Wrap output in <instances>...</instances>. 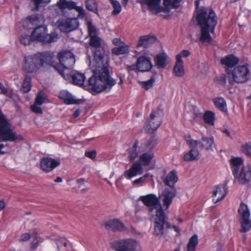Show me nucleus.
<instances>
[{
  "mask_svg": "<svg viewBox=\"0 0 251 251\" xmlns=\"http://www.w3.org/2000/svg\"><path fill=\"white\" fill-rule=\"evenodd\" d=\"M198 25L201 28L199 36L196 39L192 38L190 35V38L192 42H197L210 43L212 38L210 35V32L213 33L217 24V18L213 9L208 10L205 8H201L198 12L196 18Z\"/></svg>",
  "mask_w": 251,
  "mask_h": 251,
  "instance_id": "1",
  "label": "nucleus"
},
{
  "mask_svg": "<svg viewBox=\"0 0 251 251\" xmlns=\"http://www.w3.org/2000/svg\"><path fill=\"white\" fill-rule=\"evenodd\" d=\"M242 151L245 154L251 156V143L242 146Z\"/></svg>",
  "mask_w": 251,
  "mask_h": 251,
  "instance_id": "53",
  "label": "nucleus"
},
{
  "mask_svg": "<svg viewBox=\"0 0 251 251\" xmlns=\"http://www.w3.org/2000/svg\"><path fill=\"white\" fill-rule=\"evenodd\" d=\"M239 59L233 55H227L221 59V63L227 67L231 68L235 66L239 62Z\"/></svg>",
  "mask_w": 251,
  "mask_h": 251,
  "instance_id": "29",
  "label": "nucleus"
},
{
  "mask_svg": "<svg viewBox=\"0 0 251 251\" xmlns=\"http://www.w3.org/2000/svg\"><path fill=\"white\" fill-rule=\"evenodd\" d=\"M185 138L187 144L191 149L197 148L198 144H200V142L193 139L190 135L185 137Z\"/></svg>",
  "mask_w": 251,
  "mask_h": 251,
  "instance_id": "48",
  "label": "nucleus"
},
{
  "mask_svg": "<svg viewBox=\"0 0 251 251\" xmlns=\"http://www.w3.org/2000/svg\"><path fill=\"white\" fill-rule=\"evenodd\" d=\"M190 54V52L187 50H183L181 52L176 56V59L178 61H182L181 58L182 57H187Z\"/></svg>",
  "mask_w": 251,
  "mask_h": 251,
  "instance_id": "52",
  "label": "nucleus"
},
{
  "mask_svg": "<svg viewBox=\"0 0 251 251\" xmlns=\"http://www.w3.org/2000/svg\"><path fill=\"white\" fill-rule=\"evenodd\" d=\"M58 97L67 104H78L83 101L81 99H76L71 93L64 90L60 93Z\"/></svg>",
  "mask_w": 251,
  "mask_h": 251,
  "instance_id": "22",
  "label": "nucleus"
},
{
  "mask_svg": "<svg viewBox=\"0 0 251 251\" xmlns=\"http://www.w3.org/2000/svg\"><path fill=\"white\" fill-rule=\"evenodd\" d=\"M38 245L39 242L37 240V239H36V240H33V241L31 243V249L32 250L36 249L38 246Z\"/></svg>",
  "mask_w": 251,
  "mask_h": 251,
  "instance_id": "60",
  "label": "nucleus"
},
{
  "mask_svg": "<svg viewBox=\"0 0 251 251\" xmlns=\"http://www.w3.org/2000/svg\"><path fill=\"white\" fill-rule=\"evenodd\" d=\"M85 6L86 8L91 12L99 15L98 12V3L96 0H86Z\"/></svg>",
  "mask_w": 251,
  "mask_h": 251,
  "instance_id": "38",
  "label": "nucleus"
},
{
  "mask_svg": "<svg viewBox=\"0 0 251 251\" xmlns=\"http://www.w3.org/2000/svg\"><path fill=\"white\" fill-rule=\"evenodd\" d=\"M136 66L138 71L147 72L151 69L152 65L150 58L141 56L137 58Z\"/></svg>",
  "mask_w": 251,
  "mask_h": 251,
  "instance_id": "17",
  "label": "nucleus"
},
{
  "mask_svg": "<svg viewBox=\"0 0 251 251\" xmlns=\"http://www.w3.org/2000/svg\"><path fill=\"white\" fill-rule=\"evenodd\" d=\"M226 76L225 75H223L217 78L216 80L217 83L221 85L224 86L226 84Z\"/></svg>",
  "mask_w": 251,
  "mask_h": 251,
  "instance_id": "57",
  "label": "nucleus"
},
{
  "mask_svg": "<svg viewBox=\"0 0 251 251\" xmlns=\"http://www.w3.org/2000/svg\"><path fill=\"white\" fill-rule=\"evenodd\" d=\"M57 25L62 32H70L78 27V21L77 18L63 19L58 20Z\"/></svg>",
  "mask_w": 251,
  "mask_h": 251,
  "instance_id": "14",
  "label": "nucleus"
},
{
  "mask_svg": "<svg viewBox=\"0 0 251 251\" xmlns=\"http://www.w3.org/2000/svg\"><path fill=\"white\" fill-rule=\"evenodd\" d=\"M173 70L176 76L179 77H182L184 75L183 61H178L176 60Z\"/></svg>",
  "mask_w": 251,
  "mask_h": 251,
  "instance_id": "35",
  "label": "nucleus"
},
{
  "mask_svg": "<svg viewBox=\"0 0 251 251\" xmlns=\"http://www.w3.org/2000/svg\"><path fill=\"white\" fill-rule=\"evenodd\" d=\"M34 5V8L32 10H39L40 6L43 4H48L50 2V0H31Z\"/></svg>",
  "mask_w": 251,
  "mask_h": 251,
  "instance_id": "47",
  "label": "nucleus"
},
{
  "mask_svg": "<svg viewBox=\"0 0 251 251\" xmlns=\"http://www.w3.org/2000/svg\"><path fill=\"white\" fill-rule=\"evenodd\" d=\"M235 179L241 184L248 183L251 179V167L250 165H247L242 167L240 173H236L233 174Z\"/></svg>",
  "mask_w": 251,
  "mask_h": 251,
  "instance_id": "16",
  "label": "nucleus"
},
{
  "mask_svg": "<svg viewBox=\"0 0 251 251\" xmlns=\"http://www.w3.org/2000/svg\"><path fill=\"white\" fill-rule=\"evenodd\" d=\"M0 90L1 93L6 95H7L8 91L7 89L1 83H0Z\"/></svg>",
  "mask_w": 251,
  "mask_h": 251,
  "instance_id": "63",
  "label": "nucleus"
},
{
  "mask_svg": "<svg viewBox=\"0 0 251 251\" xmlns=\"http://www.w3.org/2000/svg\"><path fill=\"white\" fill-rule=\"evenodd\" d=\"M143 168L142 164L139 162H135L132 164L130 168L126 171L124 175L126 177L130 179L133 176L142 174Z\"/></svg>",
  "mask_w": 251,
  "mask_h": 251,
  "instance_id": "21",
  "label": "nucleus"
},
{
  "mask_svg": "<svg viewBox=\"0 0 251 251\" xmlns=\"http://www.w3.org/2000/svg\"><path fill=\"white\" fill-rule=\"evenodd\" d=\"M232 78L228 79V82L230 85L234 83H242L248 80L250 76V70L248 65H239L235 67L231 72Z\"/></svg>",
  "mask_w": 251,
  "mask_h": 251,
  "instance_id": "7",
  "label": "nucleus"
},
{
  "mask_svg": "<svg viewBox=\"0 0 251 251\" xmlns=\"http://www.w3.org/2000/svg\"><path fill=\"white\" fill-rule=\"evenodd\" d=\"M31 237L30 233H25L22 235L20 239V242H25L28 241Z\"/></svg>",
  "mask_w": 251,
  "mask_h": 251,
  "instance_id": "58",
  "label": "nucleus"
},
{
  "mask_svg": "<svg viewBox=\"0 0 251 251\" xmlns=\"http://www.w3.org/2000/svg\"><path fill=\"white\" fill-rule=\"evenodd\" d=\"M32 41L33 40L31 38V35L30 36L28 35L23 36L20 39L21 43L24 45H29Z\"/></svg>",
  "mask_w": 251,
  "mask_h": 251,
  "instance_id": "51",
  "label": "nucleus"
},
{
  "mask_svg": "<svg viewBox=\"0 0 251 251\" xmlns=\"http://www.w3.org/2000/svg\"><path fill=\"white\" fill-rule=\"evenodd\" d=\"M68 241L65 237H60L56 239L55 243L56 248L60 251V250L62 247L66 248L67 246Z\"/></svg>",
  "mask_w": 251,
  "mask_h": 251,
  "instance_id": "44",
  "label": "nucleus"
},
{
  "mask_svg": "<svg viewBox=\"0 0 251 251\" xmlns=\"http://www.w3.org/2000/svg\"><path fill=\"white\" fill-rule=\"evenodd\" d=\"M109 0L114 8V10L112 12V14L114 15H117L119 14L122 10L121 5L120 2L118 1L115 0Z\"/></svg>",
  "mask_w": 251,
  "mask_h": 251,
  "instance_id": "45",
  "label": "nucleus"
},
{
  "mask_svg": "<svg viewBox=\"0 0 251 251\" xmlns=\"http://www.w3.org/2000/svg\"><path fill=\"white\" fill-rule=\"evenodd\" d=\"M182 0H163L165 13H168L172 8H177Z\"/></svg>",
  "mask_w": 251,
  "mask_h": 251,
  "instance_id": "31",
  "label": "nucleus"
},
{
  "mask_svg": "<svg viewBox=\"0 0 251 251\" xmlns=\"http://www.w3.org/2000/svg\"><path fill=\"white\" fill-rule=\"evenodd\" d=\"M167 55L164 53L158 54L154 58L155 64L158 68H164L167 65Z\"/></svg>",
  "mask_w": 251,
  "mask_h": 251,
  "instance_id": "30",
  "label": "nucleus"
},
{
  "mask_svg": "<svg viewBox=\"0 0 251 251\" xmlns=\"http://www.w3.org/2000/svg\"><path fill=\"white\" fill-rule=\"evenodd\" d=\"M40 105L34 103L33 105H31L30 108L31 110L34 113L37 114H42L43 113L42 109L40 107Z\"/></svg>",
  "mask_w": 251,
  "mask_h": 251,
  "instance_id": "55",
  "label": "nucleus"
},
{
  "mask_svg": "<svg viewBox=\"0 0 251 251\" xmlns=\"http://www.w3.org/2000/svg\"><path fill=\"white\" fill-rule=\"evenodd\" d=\"M157 138L155 136H151L146 144L145 146L147 149L151 150L153 149L157 145Z\"/></svg>",
  "mask_w": 251,
  "mask_h": 251,
  "instance_id": "46",
  "label": "nucleus"
},
{
  "mask_svg": "<svg viewBox=\"0 0 251 251\" xmlns=\"http://www.w3.org/2000/svg\"><path fill=\"white\" fill-rule=\"evenodd\" d=\"M46 251H59L55 246L49 245Z\"/></svg>",
  "mask_w": 251,
  "mask_h": 251,
  "instance_id": "62",
  "label": "nucleus"
},
{
  "mask_svg": "<svg viewBox=\"0 0 251 251\" xmlns=\"http://www.w3.org/2000/svg\"><path fill=\"white\" fill-rule=\"evenodd\" d=\"M215 106L222 111H226V104L225 100L222 98H217L213 100Z\"/></svg>",
  "mask_w": 251,
  "mask_h": 251,
  "instance_id": "39",
  "label": "nucleus"
},
{
  "mask_svg": "<svg viewBox=\"0 0 251 251\" xmlns=\"http://www.w3.org/2000/svg\"><path fill=\"white\" fill-rule=\"evenodd\" d=\"M199 151L197 148H192L183 156V159L186 161H193L199 159Z\"/></svg>",
  "mask_w": 251,
  "mask_h": 251,
  "instance_id": "32",
  "label": "nucleus"
},
{
  "mask_svg": "<svg viewBox=\"0 0 251 251\" xmlns=\"http://www.w3.org/2000/svg\"><path fill=\"white\" fill-rule=\"evenodd\" d=\"M88 34L90 38L98 36L99 30L93 25L91 21L87 22Z\"/></svg>",
  "mask_w": 251,
  "mask_h": 251,
  "instance_id": "41",
  "label": "nucleus"
},
{
  "mask_svg": "<svg viewBox=\"0 0 251 251\" xmlns=\"http://www.w3.org/2000/svg\"><path fill=\"white\" fill-rule=\"evenodd\" d=\"M57 58L61 65H55L54 68L64 78L67 79L69 76L65 74L70 72L74 66L75 61V55L71 51L65 50L59 52Z\"/></svg>",
  "mask_w": 251,
  "mask_h": 251,
  "instance_id": "4",
  "label": "nucleus"
},
{
  "mask_svg": "<svg viewBox=\"0 0 251 251\" xmlns=\"http://www.w3.org/2000/svg\"><path fill=\"white\" fill-rule=\"evenodd\" d=\"M137 2L143 7L146 6L149 11L156 15L165 13L164 7L160 5L161 0H137Z\"/></svg>",
  "mask_w": 251,
  "mask_h": 251,
  "instance_id": "15",
  "label": "nucleus"
},
{
  "mask_svg": "<svg viewBox=\"0 0 251 251\" xmlns=\"http://www.w3.org/2000/svg\"><path fill=\"white\" fill-rule=\"evenodd\" d=\"M65 75L69 76L67 79L71 78L72 83L78 86H82L85 80L84 75L76 71H70V72L66 73Z\"/></svg>",
  "mask_w": 251,
  "mask_h": 251,
  "instance_id": "24",
  "label": "nucleus"
},
{
  "mask_svg": "<svg viewBox=\"0 0 251 251\" xmlns=\"http://www.w3.org/2000/svg\"><path fill=\"white\" fill-rule=\"evenodd\" d=\"M105 227L108 230L113 231H125L126 230L123 223L117 219H114L107 221L105 224Z\"/></svg>",
  "mask_w": 251,
  "mask_h": 251,
  "instance_id": "23",
  "label": "nucleus"
},
{
  "mask_svg": "<svg viewBox=\"0 0 251 251\" xmlns=\"http://www.w3.org/2000/svg\"><path fill=\"white\" fill-rule=\"evenodd\" d=\"M60 162L59 161L49 157L43 158L40 162L42 170L46 172L51 171L54 168L60 165Z\"/></svg>",
  "mask_w": 251,
  "mask_h": 251,
  "instance_id": "19",
  "label": "nucleus"
},
{
  "mask_svg": "<svg viewBox=\"0 0 251 251\" xmlns=\"http://www.w3.org/2000/svg\"><path fill=\"white\" fill-rule=\"evenodd\" d=\"M85 155L91 159H95L97 155V152L95 151H85Z\"/></svg>",
  "mask_w": 251,
  "mask_h": 251,
  "instance_id": "56",
  "label": "nucleus"
},
{
  "mask_svg": "<svg viewBox=\"0 0 251 251\" xmlns=\"http://www.w3.org/2000/svg\"><path fill=\"white\" fill-rule=\"evenodd\" d=\"M214 145V139L213 137H208L204 135L201 136L200 141V147L206 151H213L212 147Z\"/></svg>",
  "mask_w": 251,
  "mask_h": 251,
  "instance_id": "25",
  "label": "nucleus"
},
{
  "mask_svg": "<svg viewBox=\"0 0 251 251\" xmlns=\"http://www.w3.org/2000/svg\"><path fill=\"white\" fill-rule=\"evenodd\" d=\"M163 115V110L159 108L151 112L150 118L146 125L149 132L153 133L161 125Z\"/></svg>",
  "mask_w": 251,
  "mask_h": 251,
  "instance_id": "10",
  "label": "nucleus"
},
{
  "mask_svg": "<svg viewBox=\"0 0 251 251\" xmlns=\"http://www.w3.org/2000/svg\"><path fill=\"white\" fill-rule=\"evenodd\" d=\"M139 200L148 208V211L151 215H153L155 211L154 234L161 237L163 233L164 225L171 228V225L165 222L167 216L164 212L159 198L155 195L151 194L141 196Z\"/></svg>",
  "mask_w": 251,
  "mask_h": 251,
  "instance_id": "2",
  "label": "nucleus"
},
{
  "mask_svg": "<svg viewBox=\"0 0 251 251\" xmlns=\"http://www.w3.org/2000/svg\"><path fill=\"white\" fill-rule=\"evenodd\" d=\"M178 179L176 172L175 170H172L167 175L163 182L166 185L170 186V188H174V186Z\"/></svg>",
  "mask_w": 251,
  "mask_h": 251,
  "instance_id": "26",
  "label": "nucleus"
},
{
  "mask_svg": "<svg viewBox=\"0 0 251 251\" xmlns=\"http://www.w3.org/2000/svg\"><path fill=\"white\" fill-rule=\"evenodd\" d=\"M176 195L177 191L175 188L164 189L158 198L162 202V208L164 207L165 210L168 209Z\"/></svg>",
  "mask_w": 251,
  "mask_h": 251,
  "instance_id": "13",
  "label": "nucleus"
},
{
  "mask_svg": "<svg viewBox=\"0 0 251 251\" xmlns=\"http://www.w3.org/2000/svg\"><path fill=\"white\" fill-rule=\"evenodd\" d=\"M56 5L61 10L65 9L70 10L75 9L78 13V18L83 19L85 16L86 12L83 6H77L76 3L73 0H59Z\"/></svg>",
  "mask_w": 251,
  "mask_h": 251,
  "instance_id": "11",
  "label": "nucleus"
},
{
  "mask_svg": "<svg viewBox=\"0 0 251 251\" xmlns=\"http://www.w3.org/2000/svg\"><path fill=\"white\" fill-rule=\"evenodd\" d=\"M112 52L116 55L127 54L129 52V46L124 44L123 45L112 49Z\"/></svg>",
  "mask_w": 251,
  "mask_h": 251,
  "instance_id": "37",
  "label": "nucleus"
},
{
  "mask_svg": "<svg viewBox=\"0 0 251 251\" xmlns=\"http://www.w3.org/2000/svg\"><path fill=\"white\" fill-rule=\"evenodd\" d=\"M154 157V153L151 152L144 153L139 157V162L142 163L144 166H148Z\"/></svg>",
  "mask_w": 251,
  "mask_h": 251,
  "instance_id": "34",
  "label": "nucleus"
},
{
  "mask_svg": "<svg viewBox=\"0 0 251 251\" xmlns=\"http://www.w3.org/2000/svg\"><path fill=\"white\" fill-rule=\"evenodd\" d=\"M93 75L88 80L89 89L92 94L109 91L116 84V81L110 77L107 61L102 66L97 67L92 63Z\"/></svg>",
  "mask_w": 251,
  "mask_h": 251,
  "instance_id": "3",
  "label": "nucleus"
},
{
  "mask_svg": "<svg viewBox=\"0 0 251 251\" xmlns=\"http://www.w3.org/2000/svg\"><path fill=\"white\" fill-rule=\"evenodd\" d=\"M45 96L44 93L42 91H39L37 94L34 103L38 105H41L45 102Z\"/></svg>",
  "mask_w": 251,
  "mask_h": 251,
  "instance_id": "50",
  "label": "nucleus"
},
{
  "mask_svg": "<svg viewBox=\"0 0 251 251\" xmlns=\"http://www.w3.org/2000/svg\"><path fill=\"white\" fill-rule=\"evenodd\" d=\"M102 43V39L99 36L90 38L89 46L94 53L92 63L98 67L102 66L104 63Z\"/></svg>",
  "mask_w": 251,
  "mask_h": 251,
  "instance_id": "6",
  "label": "nucleus"
},
{
  "mask_svg": "<svg viewBox=\"0 0 251 251\" xmlns=\"http://www.w3.org/2000/svg\"><path fill=\"white\" fill-rule=\"evenodd\" d=\"M239 221L241 225L240 231L246 232L251 228V221L249 219L250 213L246 204L241 203L238 210Z\"/></svg>",
  "mask_w": 251,
  "mask_h": 251,
  "instance_id": "9",
  "label": "nucleus"
},
{
  "mask_svg": "<svg viewBox=\"0 0 251 251\" xmlns=\"http://www.w3.org/2000/svg\"><path fill=\"white\" fill-rule=\"evenodd\" d=\"M227 182H225L221 187L220 185L215 187L213 192V201L215 203L222 200L227 193Z\"/></svg>",
  "mask_w": 251,
  "mask_h": 251,
  "instance_id": "20",
  "label": "nucleus"
},
{
  "mask_svg": "<svg viewBox=\"0 0 251 251\" xmlns=\"http://www.w3.org/2000/svg\"><path fill=\"white\" fill-rule=\"evenodd\" d=\"M31 38L34 41L43 44H49L55 42L58 38L57 33L52 32L48 34L46 27L38 26L31 33Z\"/></svg>",
  "mask_w": 251,
  "mask_h": 251,
  "instance_id": "8",
  "label": "nucleus"
},
{
  "mask_svg": "<svg viewBox=\"0 0 251 251\" xmlns=\"http://www.w3.org/2000/svg\"><path fill=\"white\" fill-rule=\"evenodd\" d=\"M154 81V79L151 77V79L147 81L140 82V84L143 88L146 90H149L152 87Z\"/></svg>",
  "mask_w": 251,
  "mask_h": 251,
  "instance_id": "49",
  "label": "nucleus"
},
{
  "mask_svg": "<svg viewBox=\"0 0 251 251\" xmlns=\"http://www.w3.org/2000/svg\"><path fill=\"white\" fill-rule=\"evenodd\" d=\"M138 145V142L136 141L132 147L127 150L129 154L128 157L130 161H133L138 156V152L137 151Z\"/></svg>",
  "mask_w": 251,
  "mask_h": 251,
  "instance_id": "42",
  "label": "nucleus"
},
{
  "mask_svg": "<svg viewBox=\"0 0 251 251\" xmlns=\"http://www.w3.org/2000/svg\"><path fill=\"white\" fill-rule=\"evenodd\" d=\"M155 41V38L153 36H150L149 35L142 36L139 39L137 47H142L144 48H146L149 47Z\"/></svg>",
  "mask_w": 251,
  "mask_h": 251,
  "instance_id": "28",
  "label": "nucleus"
},
{
  "mask_svg": "<svg viewBox=\"0 0 251 251\" xmlns=\"http://www.w3.org/2000/svg\"><path fill=\"white\" fill-rule=\"evenodd\" d=\"M203 120L206 124L213 125L214 124V113L210 111L205 112L203 117Z\"/></svg>",
  "mask_w": 251,
  "mask_h": 251,
  "instance_id": "43",
  "label": "nucleus"
},
{
  "mask_svg": "<svg viewBox=\"0 0 251 251\" xmlns=\"http://www.w3.org/2000/svg\"><path fill=\"white\" fill-rule=\"evenodd\" d=\"M27 23H30L32 25H37L43 24L44 20L41 15L35 14L28 16L26 19L22 21V23L24 26H25V24H26Z\"/></svg>",
  "mask_w": 251,
  "mask_h": 251,
  "instance_id": "27",
  "label": "nucleus"
},
{
  "mask_svg": "<svg viewBox=\"0 0 251 251\" xmlns=\"http://www.w3.org/2000/svg\"><path fill=\"white\" fill-rule=\"evenodd\" d=\"M233 174L238 172L239 168L243 163V160L241 157H232L230 160Z\"/></svg>",
  "mask_w": 251,
  "mask_h": 251,
  "instance_id": "33",
  "label": "nucleus"
},
{
  "mask_svg": "<svg viewBox=\"0 0 251 251\" xmlns=\"http://www.w3.org/2000/svg\"><path fill=\"white\" fill-rule=\"evenodd\" d=\"M41 67L45 65L53 66L54 54L53 52L47 51L36 54Z\"/></svg>",
  "mask_w": 251,
  "mask_h": 251,
  "instance_id": "18",
  "label": "nucleus"
},
{
  "mask_svg": "<svg viewBox=\"0 0 251 251\" xmlns=\"http://www.w3.org/2000/svg\"><path fill=\"white\" fill-rule=\"evenodd\" d=\"M198 244V236L196 234H194L192 236L187 244V251H195L196 247Z\"/></svg>",
  "mask_w": 251,
  "mask_h": 251,
  "instance_id": "40",
  "label": "nucleus"
},
{
  "mask_svg": "<svg viewBox=\"0 0 251 251\" xmlns=\"http://www.w3.org/2000/svg\"><path fill=\"white\" fill-rule=\"evenodd\" d=\"M23 137L14 132L10 127V124L5 119L4 115L0 113V142L23 140Z\"/></svg>",
  "mask_w": 251,
  "mask_h": 251,
  "instance_id": "5",
  "label": "nucleus"
},
{
  "mask_svg": "<svg viewBox=\"0 0 251 251\" xmlns=\"http://www.w3.org/2000/svg\"><path fill=\"white\" fill-rule=\"evenodd\" d=\"M86 182L85 179L84 178H81L77 180V183L80 186H81L82 185L84 184Z\"/></svg>",
  "mask_w": 251,
  "mask_h": 251,
  "instance_id": "64",
  "label": "nucleus"
},
{
  "mask_svg": "<svg viewBox=\"0 0 251 251\" xmlns=\"http://www.w3.org/2000/svg\"><path fill=\"white\" fill-rule=\"evenodd\" d=\"M126 69L128 71L130 72L131 71H134L135 72L138 71L136 69V64H133L131 66H127L126 67Z\"/></svg>",
  "mask_w": 251,
  "mask_h": 251,
  "instance_id": "61",
  "label": "nucleus"
},
{
  "mask_svg": "<svg viewBox=\"0 0 251 251\" xmlns=\"http://www.w3.org/2000/svg\"><path fill=\"white\" fill-rule=\"evenodd\" d=\"M31 79L30 75L25 74V78L23 82L20 91L23 93H26L31 90Z\"/></svg>",
  "mask_w": 251,
  "mask_h": 251,
  "instance_id": "36",
  "label": "nucleus"
},
{
  "mask_svg": "<svg viewBox=\"0 0 251 251\" xmlns=\"http://www.w3.org/2000/svg\"><path fill=\"white\" fill-rule=\"evenodd\" d=\"M149 176V174H147L145 175L142 177H140L138 179H137L132 182L133 184L134 185H138V184H142L145 181L146 179Z\"/></svg>",
  "mask_w": 251,
  "mask_h": 251,
  "instance_id": "54",
  "label": "nucleus"
},
{
  "mask_svg": "<svg viewBox=\"0 0 251 251\" xmlns=\"http://www.w3.org/2000/svg\"><path fill=\"white\" fill-rule=\"evenodd\" d=\"M23 69L26 74L37 72L41 67L37 54L28 56L25 58Z\"/></svg>",
  "mask_w": 251,
  "mask_h": 251,
  "instance_id": "12",
  "label": "nucleus"
},
{
  "mask_svg": "<svg viewBox=\"0 0 251 251\" xmlns=\"http://www.w3.org/2000/svg\"><path fill=\"white\" fill-rule=\"evenodd\" d=\"M112 43L115 46H116L117 47L125 44L121 41V40L120 38H114L112 40Z\"/></svg>",
  "mask_w": 251,
  "mask_h": 251,
  "instance_id": "59",
  "label": "nucleus"
}]
</instances>
